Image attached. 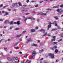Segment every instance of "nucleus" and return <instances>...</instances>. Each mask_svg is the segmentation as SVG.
Returning a JSON list of instances; mask_svg holds the SVG:
<instances>
[{"label":"nucleus","instance_id":"nucleus-18","mask_svg":"<svg viewBox=\"0 0 63 63\" xmlns=\"http://www.w3.org/2000/svg\"><path fill=\"white\" fill-rule=\"evenodd\" d=\"M9 21L6 20L5 21V23H9Z\"/></svg>","mask_w":63,"mask_h":63},{"label":"nucleus","instance_id":"nucleus-37","mask_svg":"<svg viewBox=\"0 0 63 63\" xmlns=\"http://www.w3.org/2000/svg\"><path fill=\"white\" fill-rule=\"evenodd\" d=\"M50 48L51 49V50H54V49L53 48H51V47Z\"/></svg>","mask_w":63,"mask_h":63},{"label":"nucleus","instance_id":"nucleus-12","mask_svg":"<svg viewBox=\"0 0 63 63\" xmlns=\"http://www.w3.org/2000/svg\"><path fill=\"white\" fill-rule=\"evenodd\" d=\"M52 44L53 45H56L57 44V43L56 42H53L52 43Z\"/></svg>","mask_w":63,"mask_h":63},{"label":"nucleus","instance_id":"nucleus-56","mask_svg":"<svg viewBox=\"0 0 63 63\" xmlns=\"http://www.w3.org/2000/svg\"><path fill=\"white\" fill-rule=\"evenodd\" d=\"M30 13H27L26 14V15H29Z\"/></svg>","mask_w":63,"mask_h":63},{"label":"nucleus","instance_id":"nucleus-48","mask_svg":"<svg viewBox=\"0 0 63 63\" xmlns=\"http://www.w3.org/2000/svg\"><path fill=\"white\" fill-rule=\"evenodd\" d=\"M43 14L42 15H44V16H46V15H47V14H46V13H45V14H43Z\"/></svg>","mask_w":63,"mask_h":63},{"label":"nucleus","instance_id":"nucleus-4","mask_svg":"<svg viewBox=\"0 0 63 63\" xmlns=\"http://www.w3.org/2000/svg\"><path fill=\"white\" fill-rule=\"evenodd\" d=\"M17 5V3H14L12 4V7H15Z\"/></svg>","mask_w":63,"mask_h":63},{"label":"nucleus","instance_id":"nucleus-31","mask_svg":"<svg viewBox=\"0 0 63 63\" xmlns=\"http://www.w3.org/2000/svg\"><path fill=\"white\" fill-rule=\"evenodd\" d=\"M34 6L35 7L37 8V7H38V4H36V5H34Z\"/></svg>","mask_w":63,"mask_h":63},{"label":"nucleus","instance_id":"nucleus-55","mask_svg":"<svg viewBox=\"0 0 63 63\" xmlns=\"http://www.w3.org/2000/svg\"><path fill=\"white\" fill-rule=\"evenodd\" d=\"M5 13V11H2V13Z\"/></svg>","mask_w":63,"mask_h":63},{"label":"nucleus","instance_id":"nucleus-36","mask_svg":"<svg viewBox=\"0 0 63 63\" xmlns=\"http://www.w3.org/2000/svg\"><path fill=\"white\" fill-rule=\"evenodd\" d=\"M31 19H32V20H35V18L33 17H32Z\"/></svg>","mask_w":63,"mask_h":63},{"label":"nucleus","instance_id":"nucleus-13","mask_svg":"<svg viewBox=\"0 0 63 63\" xmlns=\"http://www.w3.org/2000/svg\"><path fill=\"white\" fill-rule=\"evenodd\" d=\"M22 36V34H20L19 35H17L16 37H18V38H19V37H21Z\"/></svg>","mask_w":63,"mask_h":63},{"label":"nucleus","instance_id":"nucleus-19","mask_svg":"<svg viewBox=\"0 0 63 63\" xmlns=\"http://www.w3.org/2000/svg\"><path fill=\"white\" fill-rule=\"evenodd\" d=\"M43 51H44V50H43V49H42L41 50H40V51L39 52V53H41V52H43Z\"/></svg>","mask_w":63,"mask_h":63},{"label":"nucleus","instance_id":"nucleus-32","mask_svg":"<svg viewBox=\"0 0 63 63\" xmlns=\"http://www.w3.org/2000/svg\"><path fill=\"white\" fill-rule=\"evenodd\" d=\"M3 40H4V39H1L0 40V43H1V42H2V41H3Z\"/></svg>","mask_w":63,"mask_h":63},{"label":"nucleus","instance_id":"nucleus-25","mask_svg":"<svg viewBox=\"0 0 63 63\" xmlns=\"http://www.w3.org/2000/svg\"><path fill=\"white\" fill-rule=\"evenodd\" d=\"M53 48H55V49H56L57 48V47L56 46H55L53 47Z\"/></svg>","mask_w":63,"mask_h":63},{"label":"nucleus","instance_id":"nucleus-42","mask_svg":"<svg viewBox=\"0 0 63 63\" xmlns=\"http://www.w3.org/2000/svg\"><path fill=\"white\" fill-rule=\"evenodd\" d=\"M26 32V31H24L22 33H25Z\"/></svg>","mask_w":63,"mask_h":63},{"label":"nucleus","instance_id":"nucleus-17","mask_svg":"<svg viewBox=\"0 0 63 63\" xmlns=\"http://www.w3.org/2000/svg\"><path fill=\"white\" fill-rule=\"evenodd\" d=\"M31 41V39H30L29 40L27 41L26 42V43H28L29 42H30V41Z\"/></svg>","mask_w":63,"mask_h":63},{"label":"nucleus","instance_id":"nucleus-20","mask_svg":"<svg viewBox=\"0 0 63 63\" xmlns=\"http://www.w3.org/2000/svg\"><path fill=\"white\" fill-rule=\"evenodd\" d=\"M46 10L47 11H51V9H50L49 8H47L46 9Z\"/></svg>","mask_w":63,"mask_h":63},{"label":"nucleus","instance_id":"nucleus-63","mask_svg":"<svg viewBox=\"0 0 63 63\" xmlns=\"http://www.w3.org/2000/svg\"><path fill=\"white\" fill-rule=\"evenodd\" d=\"M5 50H6V49H7V48H4Z\"/></svg>","mask_w":63,"mask_h":63},{"label":"nucleus","instance_id":"nucleus-39","mask_svg":"<svg viewBox=\"0 0 63 63\" xmlns=\"http://www.w3.org/2000/svg\"><path fill=\"white\" fill-rule=\"evenodd\" d=\"M5 15H8V12H7L5 13Z\"/></svg>","mask_w":63,"mask_h":63},{"label":"nucleus","instance_id":"nucleus-23","mask_svg":"<svg viewBox=\"0 0 63 63\" xmlns=\"http://www.w3.org/2000/svg\"><path fill=\"white\" fill-rule=\"evenodd\" d=\"M54 17L56 19H58V17H57L56 16H55Z\"/></svg>","mask_w":63,"mask_h":63},{"label":"nucleus","instance_id":"nucleus-24","mask_svg":"<svg viewBox=\"0 0 63 63\" xmlns=\"http://www.w3.org/2000/svg\"><path fill=\"white\" fill-rule=\"evenodd\" d=\"M43 13L41 12L39 13H38L37 14V15H43Z\"/></svg>","mask_w":63,"mask_h":63},{"label":"nucleus","instance_id":"nucleus-10","mask_svg":"<svg viewBox=\"0 0 63 63\" xmlns=\"http://www.w3.org/2000/svg\"><path fill=\"white\" fill-rule=\"evenodd\" d=\"M32 47H33V46H34L35 47H37V45L36 44H33L32 45Z\"/></svg>","mask_w":63,"mask_h":63},{"label":"nucleus","instance_id":"nucleus-46","mask_svg":"<svg viewBox=\"0 0 63 63\" xmlns=\"http://www.w3.org/2000/svg\"><path fill=\"white\" fill-rule=\"evenodd\" d=\"M31 17H29L28 18V19H31Z\"/></svg>","mask_w":63,"mask_h":63},{"label":"nucleus","instance_id":"nucleus-43","mask_svg":"<svg viewBox=\"0 0 63 63\" xmlns=\"http://www.w3.org/2000/svg\"><path fill=\"white\" fill-rule=\"evenodd\" d=\"M13 28V26H12L10 27V29H12Z\"/></svg>","mask_w":63,"mask_h":63},{"label":"nucleus","instance_id":"nucleus-15","mask_svg":"<svg viewBox=\"0 0 63 63\" xmlns=\"http://www.w3.org/2000/svg\"><path fill=\"white\" fill-rule=\"evenodd\" d=\"M18 4H19V6H22V5L21 4V2H18Z\"/></svg>","mask_w":63,"mask_h":63},{"label":"nucleus","instance_id":"nucleus-21","mask_svg":"<svg viewBox=\"0 0 63 63\" xmlns=\"http://www.w3.org/2000/svg\"><path fill=\"white\" fill-rule=\"evenodd\" d=\"M19 28H16L15 29V30H19Z\"/></svg>","mask_w":63,"mask_h":63},{"label":"nucleus","instance_id":"nucleus-50","mask_svg":"<svg viewBox=\"0 0 63 63\" xmlns=\"http://www.w3.org/2000/svg\"><path fill=\"white\" fill-rule=\"evenodd\" d=\"M30 58L31 59H33V56H31Z\"/></svg>","mask_w":63,"mask_h":63},{"label":"nucleus","instance_id":"nucleus-16","mask_svg":"<svg viewBox=\"0 0 63 63\" xmlns=\"http://www.w3.org/2000/svg\"><path fill=\"white\" fill-rule=\"evenodd\" d=\"M17 24H18V25H19L20 24V21H17Z\"/></svg>","mask_w":63,"mask_h":63},{"label":"nucleus","instance_id":"nucleus-33","mask_svg":"<svg viewBox=\"0 0 63 63\" xmlns=\"http://www.w3.org/2000/svg\"><path fill=\"white\" fill-rule=\"evenodd\" d=\"M56 8H59V5H58L57 6H56Z\"/></svg>","mask_w":63,"mask_h":63},{"label":"nucleus","instance_id":"nucleus-14","mask_svg":"<svg viewBox=\"0 0 63 63\" xmlns=\"http://www.w3.org/2000/svg\"><path fill=\"white\" fill-rule=\"evenodd\" d=\"M58 49H56L55 51V52H56V53H57V52H58Z\"/></svg>","mask_w":63,"mask_h":63},{"label":"nucleus","instance_id":"nucleus-22","mask_svg":"<svg viewBox=\"0 0 63 63\" xmlns=\"http://www.w3.org/2000/svg\"><path fill=\"white\" fill-rule=\"evenodd\" d=\"M13 23H14V22L13 21H12L10 23V24H13Z\"/></svg>","mask_w":63,"mask_h":63},{"label":"nucleus","instance_id":"nucleus-61","mask_svg":"<svg viewBox=\"0 0 63 63\" xmlns=\"http://www.w3.org/2000/svg\"><path fill=\"white\" fill-rule=\"evenodd\" d=\"M47 35L48 37H49V36H50V34H47Z\"/></svg>","mask_w":63,"mask_h":63},{"label":"nucleus","instance_id":"nucleus-53","mask_svg":"<svg viewBox=\"0 0 63 63\" xmlns=\"http://www.w3.org/2000/svg\"><path fill=\"white\" fill-rule=\"evenodd\" d=\"M0 21H3V19H0Z\"/></svg>","mask_w":63,"mask_h":63},{"label":"nucleus","instance_id":"nucleus-59","mask_svg":"<svg viewBox=\"0 0 63 63\" xmlns=\"http://www.w3.org/2000/svg\"><path fill=\"white\" fill-rule=\"evenodd\" d=\"M37 21H38V22H39V19H37Z\"/></svg>","mask_w":63,"mask_h":63},{"label":"nucleus","instance_id":"nucleus-29","mask_svg":"<svg viewBox=\"0 0 63 63\" xmlns=\"http://www.w3.org/2000/svg\"><path fill=\"white\" fill-rule=\"evenodd\" d=\"M62 40V39H61L59 40H58V42H60V41H61Z\"/></svg>","mask_w":63,"mask_h":63},{"label":"nucleus","instance_id":"nucleus-8","mask_svg":"<svg viewBox=\"0 0 63 63\" xmlns=\"http://www.w3.org/2000/svg\"><path fill=\"white\" fill-rule=\"evenodd\" d=\"M56 11L58 12H59V13H60L62 12V11H60V9H58Z\"/></svg>","mask_w":63,"mask_h":63},{"label":"nucleus","instance_id":"nucleus-41","mask_svg":"<svg viewBox=\"0 0 63 63\" xmlns=\"http://www.w3.org/2000/svg\"><path fill=\"white\" fill-rule=\"evenodd\" d=\"M36 1H31V2H32V3H34V2H35Z\"/></svg>","mask_w":63,"mask_h":63},{"label":"nucleus","instance_id":"nucleus-60","mask_svg":"<svg viewBox=\"0 0 63 63\" xmlns=\"http://www.w3.org/2000/svg\"><path fill=\"white\" fill-rule=\"evenodd\" d=\"M16 48H17V49H19V48L18 47H16Z\"/></svg>","mask_w":63,"mask_h":63},{"label":"nucleus","instance_id":"nucleus-38","mask_svg":"<svg viewBox=\"0 0 63 63\" xmlns=\"http://www.w3.org/2000/svg\"><path fill=\"white\" fill-rule=\"evenodd\" d=\"M2 7H3V4H1L0 5V8Z\"/></svg>","mask_w":63,"mask_h":63},{"label":"nucleus","instance_id":"nucleus-54","mask_svg":"<svg viewBox=\"0 0 63 63\" xmlns=\"http://www.w3.org/2000/svg\"><path fill=\"white\" fill-rule=\"evenodd\" d=\"M14 24H17V22H14Z\"/></svg>","mask_w":63,"mask_h":63},{"label":"nucleus","instance_id":"nucleus-62","mask_svg":"<svg viewBox=\"0 0 63 63\" xmlns=\"http://www.w3.org/2000/svg\"><path fill=\"white\" fill-rule=\"evenodd\" d=\"M53 8H56V6H53Z\"/></svg>","mask_w":63,"mask_h":63},{"label":"nucleus","instance_id":"nucleus-52","mask_svg":"<svg viewBox=\"0 0 63 63\" xmlns=\"http://www.w3.org/2000/svg\"><path fill=\"white\" fill-rule=\"evenodd\" d=\"M24 11H25V10H21L22 12H24Z\"/></svg>","mask_w":63,"mask_h":63},{"label":"nucleus","instance_id":"nucleus-34","mask_svg":"<svg viewBox=\"0 0 63 63\" xmlns=\"http://www.w3.org/2000/svg\"><path fill=\"white\" fill-rule=\"evenodd\" d=\"M57 27H58V29H61V28H60L59 26H57Z\"/></svg>","mask_w":63,"mask_h":63},{"label":"nucleus","instance_id":"nucleus-45","mask_svg":"<svg viewBox=\"0 0 63 63\" xmlns=\"http://www.w3.org/2000/svg\"><path fill=\"white\" fill-rule=\"evenodd\" d=\"M15 59H16V60H17V59H18V57H16V58H15Z\"/></svg>","mask_w":63,"mask_h":63},{"label":"nucleus","instance_id":"nucleus-7","mask_svg":"<svg viewBox=\"0 0 63 63\" xmlns=\"http://www.w3.org/2000/svg\"><path fill=\"white\" fill-rule=\"evenodd\" d=\"M36 54V52L35 51H33L32 53V54L33 56H34V54Z\"/></svg>","mask_w":63,"mask_h":63},{"label":"nucleus","instance_id":"nucleus-26","mask_svg":"<svg viewBox=\"0 0 63 63\" xmlns=\"http://www.w3.org/2000/svg\"><path fill=\"white\" fill-rule=\"evenodd\" d=\"M47 35V33H46L45 34H44V35H43V37H44V36H46V35Z\"/></svg>","mask_w":63,"mask_h":63},{"label":"nucleus","instance_id":"nucleus-35","mask_svg":"<svg viewBox=\"0 0 63 63\" xmlns=\"http://www.w3.org/2000/svg\"><path fill=\"white\" fill-rule=\"evenodd\" d=\"M60 7L61 8H62L63 7V4H62L60 5Z\"/></svg>","mask_w":63,"mask_h":63},{"label":"nucleus","instance_id":"nucleus-58","mask_svg":"<svg viewBox=\"0 0 63 63\" xmlns=\"http://www.w3.org/2000/svg\"><path fill=\"white\" fill-rule=\"evenodd\" d=\"M27 55H26L25 56H24V57H25V58H26V57H27Z\"/></svg>","mask_w":63,"mask_h":63},{"label":"nucleus","instance_id":"nucleus-11","mask_svg":"<svg viewBox=\"0 0 63 63\" xmlns=\"http://www.w3.org/2000/svg\"><path fill=\"white\" fill-rule=\"evenodd\" d=\"M58 29L57 28H55L54 29H53L52 30V31H56V30H57Z\"/></svg>","mask_w":63,"mask_h":63},{"label":"nucleus","instance_id":"nucleus-1","mask_svg":"<svg viewBox=\"0 0 63 63\" xmlns=\"http://www.w3.org/2000/svg\"><path fill=\"white\" fill-rule=\"evenodd\" d=\"M48 56H50L51 58L53 59L54 58V55L53 54H48L47 55Z\"/></svg>","mask_w":63,"mask_h":63},{"label":"nucleus","instance_id":"nucleus-3","mask_svg":"<svg viewBox=\"0 0 63 63\" xmlns=\"http://www.w3.org/2000/svg\"><path fill=\"white\" fill-rule=\"evenodd\" d=\"M7 59L8 61H12V60H13V58H11L10 57H8L7 58Z\"/></svg>","mask_w":63,"mask_h":63},{"label":"nucleus","instance_id":"nucleus-5","mask_svg":"<svg viewBox=\"0 0 63 63\" xmlns=\"http://www.w3.org/2000/svg\"><path fill=\"white\" fill-rule=\"evenodd\" d=\"M53 39H52V42H53V41H55V38H56V36H53Z\"/></svg>","mask_w":63,"mask_h":63},{"label":"nucleus","instance_id":"nucleus-9","mask_svg":"<svg viewBox=\"0 0 63 63\" xmlns=\"http://www.w3.org/2000/svg\"><path fill=\"white\" fill-rule=\"evenodd\" d=\"M51 25L50 24L48 25L47 30H49V28L51 27Z\"/></svg>","mask_w":63,"mask_h":63},{"label":"nucleus","instance_id":"nucleus-6","mask_svg":"<svg viewBox=\"0 0 63 63\" xmlns=\"http://www.w3.org/2000/svg\"><path fill=\"white\" fill-rule=\"evenodd\" d=\"M30 31L31 32H32V33H34V32H35V30L34 29H31L30 30Z\"/></svg>","mask_w":63,"mask_h":63},{"label":"nucleus","instance_id":"nucleus-30","mask_svg":"<svg viewBox=\"0 0 63 63\" xmlns=\"http://www.w3.org/2000/svg\"><path fill=\"white\" fill-rule=\"evenodd\" d=\"M38 28H39V27H36L35 28V30H37V29Z\"/></svg>","mask_w":63,"mask_h":63},{"label":"nucleus","instance_id":"nucleus-28","mask_svg":"<svg viewBox=\"0 0 63 63\" xmlns=\"http://www.w3.org/2000/svg\"><path fill=\"white\" fill-rule=\"evenodd\" d=\"M62 40V39H61L59 40H58V42H60V41H61Z\"/></svg>","mask_w":63,"mask_h":63},{"label":"nucleus","instance_id":"nucleus-57","mask_svg":"<svg viewBox=\"0 0 63 63\" xmlns=\"http://www.w3.org/2000/svg\"><path fill=\"white\" fill-rule=\"evenodd\" d=\"M55 26H57V24L56 23H55Z\"/></svg>","mask_w":63,"mask_h":63},{"label":"nucleus","instance_id":"nucleus-2","mask_svg":"<svg viewBox=\"0 0 63 63\" xmlns=\"http://www.w3.org/2000/svg\"><path fill=\"white\" fill-rule=\"evenodd\" d=\"M45 31H46L45 30L43 29H41L40 30H39V31L40 32H43V33H45Z\"/></svg>","mask_w":63,"mask_h":63},{"label":"nucleus","instance_id":"nucleus-47","mask_svg":"<svg viewBox=\"0 0 63 63\" xmlns=\"http://www.w3.org/2000/svg\"><path fill=\"white\" fill-rule=\"evenodd\" d=\"M29 2V0H27V3H28Z\"/></svg>","mask_w":63,"mask_h":63},{"label":"nucleus","instance_id":"nucleus-27","mask_svg":"<svg viewBox=\"0 0 63 63\" xmlns=\"http://www.w3.org/2000/svg\"><path fill=\"white\" fill-rule=\"evenodd\" d=\"M19 43H16L15 45L14 46H16V45H17V44H18Z\"/></svg>","mask_w":63,"mask_h":63},{"label":"nucleus","instance_id":"nucleus-44","mask_svg":"<svg viewBox=\"0 0 63 63\" xmlns=\"http://www.w3.org/2000/svg\"><path fill=\"white\" fill-rule=\"evenodd\" d=\"M0 55H1L3 56V53H0Z\"/></svg>","mask_w":63,"mask_h":63},{"label":"nucleus","instance_id":"nucleus-64","mask_svg":"<svg viewBox=\"0 0 63 63\" xmlns=\"http://www.w3.org/2000/svg\"><path fill=\"white\" fill-rule=\"evenodd\" d=\"M49 24H51V22H49Z\"/></svg>","mask_w":63,"mask_h":63},{"label":"nucleus","instance_id":"nucleus-51","mask_svg":"<svg viewBox=\"0 0 63 63\" xmlns=\"http://www.w3.org/2000/svg\"><path fill=\"white\" fill-rule=\"evenodd\" d=\"M8 10L9 11H11V9H9V8L8 9Z\"/></svg>","mask_w":63,"mask_h":63},{"label":"nucleus","instance_id":"nucleus-49","mask_svg":"<svg viewBox=\"0 0 63 63\" xmlns=\"http://www.w3.org/2000/svg\"><path fill=\"white\" fill-rule=\"evenodd\" d=\"M7 41L8 42H10V39H8Z\"/></svg>","mask_w":63,"mask_h":63},{"label":"nucleus","instance_id":"nucleus-40","mask_svg":"<svg viewBox=\"0 0 63 63\" xmlns=\"http://www.w3.org/2000/svg\"><path fill=\"white\" fill-rule=\"evenodd\" d=\"M27 18H26L24 20V21H26L27 20Z\"/></svg>","mask_w":63,"mask_h":63}]
</instances>
